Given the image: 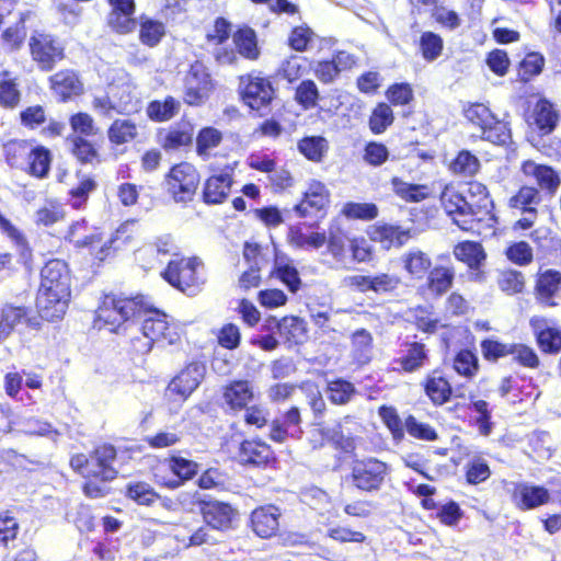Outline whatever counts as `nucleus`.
I'll use <instances>...</instances> for the list:
<instances>
[{
  "label": "nucleus",
  "mask_w": 561,
  "mask_h": 561,
  "mask_svg": "<svg viewBox=\"0 0 561 561\" xmlns=\"http://www.w3.org/2000/svg\"><path fill=\"white\" fill-rule=\"evenodd\" d=\"M136 322H139L138 329L141 332V336H135L131 340L137 353L147 354L156 342L165 340L168 344H173L179 337L174 328L170 325L167 314L149 309L144 299L142 312L136 314Z\"/></svg>",
  "instance_id": "nucleus-1"
},
{
  "label": "nucleus",
  "mask_w": 561,
  "mask_h": 561,
  "mask_svg": "<svg viewBox=\"0 0 561 561\" xmlns=\"http://www.w3.org/2000/svg\"><path fill=\"white\" fill-rule=\"evenodd\" d=\"M142 312V296L134 298H116L106 296L96 311L95 325L107 327L115 332L125 322L135 324L136 314Z\"/></svg>",
  "instance_id": "nucleus-2"
},
{
  "label": "nucleus",
  "mask_w": 561,
  "mask_h": 561,
  "mask_svg": "<svg viewBox=\"0 0 561 561\" xmlns=\"http://www.w3.org/2000/svg\"><path fill=\"white\" fill-rule=\"evenodd\" d=\"M162 277L187 295H195L205 283L204 264L197 257L171 260Z\"/></svg>",
  "instance_id": "nucleus-3"
},
{
  "label": "nucleus",
  "mask_w": 561,
  "mask_h": 561,
  "mask_svg": "<svg viewBox=\"0 0 561 561\" xmlns=\"http://www.w3.org/2000/svg\"><path fill=\"white\" fill-rule=\"evenodd\" d=\"M199 184V174L194 165L181 162L170 169L164 179L168 194L175 203L192 202Z\"/></svg>",
  "instance_id": "nucleus-4"
},
{
  "label": "nucleus",
  "mask_w": 561,
  "mask_h": 561,
  "mask_svg": "<svg viewBox=\"0 0 561 561\" xmlns=\"http://www.w3.org/2000/svg\"><path fill=\"white\" fill-rule=\"evenodd\" d=\"M388 471V465L377 458L358 459L353 461L351 479L357 489L374 492L380 490Z\"/></svg>",
  "instance_id": "nucleus-5"
},
{
  "label": "nucleus",
  "mask_w": 561,
  "mask_h": 561,
  "mask_svg": "<svg viewBox=\"0 0 561 561\" xmlns=\"http://www.w3.org/2000/svg\"><path fill=\"white\" fill-rule=\"evenodd\" d=\"M440 204L453 222L463 231H473L476 228V213L468 198L459 193L455 186L446 185L440 194Z\"/></svg>",
  "instance_id": "nucleus-6"
},
{
  "label": "nucleus",
  "mask_w": 561,
  "mask_h": 561,
  "mask_svg": "<svg viewBox=\"0 0 561 561\" xmlns=\"http://www.w3.org/2000/svg\"><path fill=\"white\" fill-rule=\"evenodd\" d=\"M30 48L33 59L46 71L51 70L65 56L62 45L45 33L35 32L30 39Z\"/></svg>",
  "instance_id": "nucleus-7"
},
{
  "label": "nucleus",
  "mask_w": 561,
  "mask_h": 561,
  "mask_svg": "<svg viewBox=\"0 0 561 561\" xmlns=\"http://www.w3.org/2000/svg\"><path fill=\"white\" fill-rule=\"evenodd\" d=\"M213 89V82L207 68L202 62L191 66L185 77L184 100L190 105L203 103Z\"/></svg>",
  "instance_id": "nucleus-8"
},
{
  "label": "nucleus",
  "mask_w": 561,
  "mask_h": 561,
  "mask_svg": "<svg viewBox=\"0 0 561 561\" xmlns=\"http://www.w3.org/2000/svg\"><path fill=\"white\" fill-rule=\"evenodd\" d=\"M85 228L84 220L76 221L69 227L66 238L77 248H89L95 259L103 261L110 254L112 240L104 239L103 234L99 231L81 236V231L85 230Z\"/></svg>",
  "instance_id": "nucleus-9"
},
{
  "label": "nucleus",
  "mask_w": 561,
  "mask_h": 561,
  "mask_svg": "<svg viewBox=\"0 0 561 561\" xmlns=\"http://www.w3.org/2000/svg\"><path fill=\"white\" fill-rule=\"evenodd\" d=\"M242 99L252 110L259 111L270 104L273 99V88L266 78L249 75L241 79Z\"/></svg>",
  "instance_id": "nucleus-10"
},
{
  "label": "nucleus",
  "mask_w": 561,
  "mask_h": 561,
  "mask_svg": "<svg viewBox=\"0 0 561 561\" xmlns=\"http://www.w3.org/2000/svg\"><path fill=\"white\" fill-rule=\"evenodd\" d=\"M116 449L111 444H102L90 454V472L88 478H95L102 481H113L118 471L114 467Z\"/></svg>",
  "instance_id": "nucleus-11"
},
{
  "label": "nucleus",
  "mask_w": 561,
  "mask_h": 561,
  "mask_svg": "<svg viewBox=\"0 0 561 561\" xmlns=\"http://www.w3.org/2000/svg\"><path fill=\"white\" fill-rule=\"evenodd\" d=\"M39 289L53 290L59 295H70L71 277L68 265L61 260H50L41 272Z\"/></svg>",
  "instance_id": "nucleus-12"
},
{
  "label": "nucleus",
  "mask_w": 561,
  "mask_h": 561,
  "mask_svg": "<svg viewBox=\"0 0 561 561\" xmlns=\"http://www.w3.org/2000/svg\"><path fill=\"white\" fill-rule=\"evenodd\" d=\"M205 371L206 367L201 363L188 364L169 383V392L179 394L183 400L187 399L204 379Z\"/></svg>",
  "instance_id": "nucleus-13"
},
{
  "label": "nucleus",
  "mask_w": 561,
  "mask_h": 561,
  "mask_svg": "<svg viewBox=\"0 0 561 561\" xmlns=\"http://www.w3.org/2000/svg\"><path fill=\"white\" fill-rule=\"evenodd\" d=\"M520 170L528 181H534L542 192L549 195H554L560 186L561 180L558 172L549 165L527 160L523 162Z\"/></svg>",
  "instance_id": "nucleus-14"
},
{
  "label": "nucleus",
  "mask_w": 561,
  "mask_h": 561,
  "mask_svg": "<svg viewBox=\"0 0 561 561\" xmlns=\"http://www.w3.org/2000/svg\"><path fill=\"white\" fill-rule=\"evenodd\" d=\"M511 493L514 505L523 511L536 508L550 500V493L546 488L526 482L514 483Z\"/></svg>",
  "instance_id": "nucleus-15"
},
{
  "label": "nucleus",
  "mask_w": 561,
  "mask_h": 561,
  "mask_svg": "<svg viewBox=\"0 0 561 561\" xmlns=\"http://www.w3.org/2000/svg\"><path fill=\"white\" fill-rule=\"evenodd\" d=\"M69 299L70 295L39 289L36 302L39 316L47 321L61 319L68 308Z\"/></svg>",
  "instance_id": "nucleus-16"
},
{
  "label": "nucleus",
  "mask_w": 561,
  "mask_h": 561,
  "mask_svg": "<svg viewBox=\"0 0 561 561\" xmlns=\"http://www.w3.org/2000/svg\"><path fill=\"white\" fill-rule=\"evenodd\" d=\"M254 399V388L249 380H232L222 387V401L232 411L244 410Z\"/></svg>",
  "instance_id": "nucleus-17"
},
{
  "label": "nucleus",
  "mask_w": 561,
  "mask_h": 561,
  "mask_svg": "<svg viewBox=\"0 0 561 561\" xmlns=\"http://www.w3.org/2000/svg\"><path fill=\"white\" fill-rule=\"evenodd\" d=\"M400 263L409 277L415 280L423 279L432 267L431 256L419 248H411L403 252Z\"/></svg>",
  "instance_id": "nucleus-18"
},
{
  "label": "nucleus",
  "mask_w": 561,
  "mask_h": 561,
  "mask_svg": "<svg viewBox=\"0 0 561 561\" xmlns=\"http://www.w3.org/2000/svg\"><path fill=\"white\" fill-rule=\"evenodd\" d=\"M232 185V171L208 178L204 185L203 198L206 204H221L228 197Z\"/></svg>",
  "instance_id": "nucleus-19"
},
{
  "label": "nucleus",
  "mask_w": 561,
  "mask_h": 561,
  "mask_svg": "<svg viewBox=\"0 0 561 561\" xmlns=\"http://www.w3.org/2000/svg\"><path fill=\"white\" fill-rule=\"evenodd\" d=\"M329 203V193L324 184L312 182L305 193L304 199L295 206L300 217L311 216L323 209Z\"/></svg>",
  "instance_id": "nucleus-20"
},
{
  "label": "nucleus",
  "mask_w": 561,
  "mask_h": 561,
  "mask_svg": "<svg viewBox=\"0 0 561 561\" xmlns=\"http://www.w3.org/2000/svg\"><path fill=\"white\" fill-rule=\"evenodd\" d=\"M279 511L273 505L262 506L252 512L251 523L254 533L262 537L268 538L278 529Z\"/></svg>",
  "instance_id": "nucleus-21"
},
{
  "label": "nucleus",
  "mask_w": 561,
  "mask_h": 561,
  "mask_svg": "<svg viewBox=\"0 0 561 561\" xmlns=\"http://www.w3.org/2000/svg\"><path fill=\"white\" fill-rule=\"evenodd\" d=\"M530 125H534L542 135L553 131L559 121V113L547 100H539L530 115Z\"/></svg>",
  "instance_id": "nucleus-22"
},
{
  "label": "nucleus",
  "mask_w": 561,
  "mask_h": 561,
  "mask_svg": "<svg viewBox=\"0 0 561 561\" xmlns=\"http://www.w3.org/2000/svg\"><path fill=\"white\" fill-rule=\"evenodd\" d=\"M204 522L213 529L224 530L230 527L233 510L229 504L209 502L203 506Z\"/></svg>",
  "instance_id": "nucleus-23"
},
{
  "label": "nucleus",
  "mask_w": 561,
  "mask_h": 561,
  "mask_svg": "<svg viewBox=\"0 0 561 561\" xmlns=\"http://www.w3.org/2000/svg\"><path fill=\"white\" fill-rule=\"evenodd\" d=\"M51 89L62 99L67 100L78 95L83 90V84L73 70H61L50 77Z\"/></svg>",
  "instance_id": "nucleus-24"
},
{
  "label": "nucleus",
  "mask_w": 561,
  "mask_h": 561,
  "mask_svg": "<svg viewBox=\"0 0 561 561\" xmlns=\"http://www.w3.org/2000/svg\"><path fill=\"white\" fill-rule=\"evenodd\" d=\"M175 539L185 548L198 547L204 543L215 545L217 542L209 533L208 526H195L192 523L180 526L175 530Z\"/></svg>",
  "instance_id": "nucleus-25"
},
{
  "label": "nucleus",
  "mask_w": 561,
  "mask_h": 561,
  "mask_svg": "<svg viewBox=\"0 0 561 561\" xmlns=\"http://www.w3.org/2000/svg\"><path fill=\"white\" fill-rule=\"evenodd\" d=\"M466 197L468 198L470 207L476 208L473 213H476L477 221L483 220V217L490 214L493 203L484 184L470 182Z\"/></svg>",
  "instance_id": "nucleus-26"
},
{
  "label": "nucleus",
  "mask_w": 561,
  "mask_h": 561,
  "mask_svg": "<svg viewBox=\"0 0 561 561\" xmlns=\"http://www.w3.org/2000/svg\"><path fill=\"white\" fill-rule=\"evenodd\" d=\"M238 457L242 463L261 466L272 457L271 448L261 440H244L239 448Z\"/></svg>",
  "instance_id": "nucleus-27"
},
{
  "label": "nucleus",
  "mask_w": 561,
  "mask_h": 561,
  "mask_svg": "<svg viewBox=\"0 0 561 561\" xmlns=\"http://www.w3.org/2000/svg\"><path fill=\"white\" fill-rule=\"evenodd\" d=\"M455 279V268L453 266L436 265L427 273V288L436 295L446 294L451 287Z\"/></svg>",
  "instance_id": "nucleus-28"
},
{
  "label": "nucleus",
  "mask_w": 561,
  "mask_h": 561,
  "mask_svg": "<svg viewBox=\"0 0 561 561\" xmlns=\"http://www.w3.org/2000/svg\"><path fill=\"white\" fill-rule=\"evenodd\" d=\"M561 284V274L557 271L548 270L540 274L536 284L537 299L545 306H556L553 296L559 290Z\"/></svg>",
  "instance_id": "nucleus-29"
},
{
  "label": "nucleus",
  "mask_w": 561,
  "mask_h": 561,
  "mask_svg": "<svg viewBox=\"0 0 561 561\" xmlns=\"http://www.w3.org/2000/svg\"><path fill=\"white\" fill-rule=\"evenodd\" d=\"M455 257L463 262L471 270H479L485 260V253L482 245L473 241H463L454 248Z\"/></svg>",
  "instance_id": "nucleus-30"
},
{
  "label": "nucleus",
  "mask_w": 561,
  "mask_h": 561,
  "mask_svg": "<svg viewBox=\"0 0 561 561\" xmlns=\"http://www.w3.org/2000/svg\"><path fill=\"white\" fill-rule=\"evenodd\" d=\"M168 467L178 478V480H159V482L171 489H175L181 484L182 481L193 478L196 474L198 468L196 462L183 457H172L169 460Z\"/></svg>",
  "instance_id": "nucleus-31"
},
{
  "label": "nucleus",
  "mask_w": 561,
  "mask_h": 561,
  "mask_svg": "<svg viewBox=\"0 0 561 561\" xmlns=\"http://www.w3.org/2000/svg\"><path fill=\"white\" fill-rule=\"evenodd\" d=\"M391 188L397 196L408 203L422 202L430 195L426 185L407 183L397 176L391 179Z\"/></svg>",
  "instance_id": "nucleus-32"
},
{
  "label": "nucleus",
  "mask_w": 561,
  "mask_h": 561,
  "mask_svg": "<svg viewBox=\"0 0 561 561\" xmlns=\"http://www.w3.org/2000/svg\"><path fill=\"white\" fill-rule=\"evenodd\" d=\"M424 390L431 401L436 405H442L449 401L453 392L448 380L435 374L427 376Z\"/></svg>",
  "instance_id": "nucleus-33"
},
{
  "label": "nucleus",
  "mask_w": 561,
  "mask_h": 561,
  "mask_svg": "<svg viewBox=\"0 0 561 561\" xmlns=\"http://www.w3.org/2000/svg\"><path fill=\"white\" fill-rule=\"evenodd\" d=\"M282 336L294 344L302 343L307 337L306 322L298 317H285L277 322Z\"/></svg>",
  "instance_id": "nucleus-34"
},
{
  "label": "nucleus",
  "mask_w": 561,
  "mask_h": 561,
  "mask_svg": "<svg viewBox=\"0 0 561 561\" xmlns=\"http://www.w3.org/2000/svg\"><path fill=\"white\" fill-rule=\"evenodd\" d=\"M288 242L290 245L299 249H314L318 250L327 242V234L324 232H312L306 234L300 227H290L288 231Z\"/></svg>",
  "instance_id": "nucleus-35"
},
{
  "label": "nucleus",
  "mask_w": 561,
  "mask_h": 561,
  "mask_svg": "<svg viewBox=\"0 0 561 561\" xmlns=\"http://www.w3.org/2000/svg\"><path fill=\"white\" fill-rule=\"evenodd\" d=\"M233 44L239 55L249 59H256L259 57L256 35L252 28L243 27L237 31L233 34Z\"/></svg>",
  "instance_id": "nucleus-36"
},
{
  "label": "nucleus",
  "mask_w": 561,
  "mask_h": 561,
  "mask_svg": "<svg viewBox=\"0 0 561 561\" xmlns=\"http://www.w3.org/2000/svg\"><path fill=\"white\" fill-rule=\"evenodd\" d=\"M180 105V101L168 96L163 101L156 100L150 102L147 107V114L156 122L169 121L178 114Z\"/></svg>",
  "instance_id": "nucleus-37"
},
{
  "label": "nucleus",
  "mask_w": 561,
  "mask_h": 561,
  "mask_svg": "<svg viewBox=\"0 0 561 561\" xmlns=\"http://www.w3.org/2000/svg\"><path fill=\"white\" fill-rule=\"evenodd\" d=\"M7 162L13 168L24 169L32 146L24 140H11L3 146Z\"/></svg>",
  "instance_id": "nucleus-38"
},
{
  "label": "nucleus",
  "mask_w": 561,
  "mask_h": 561,
  "mask_svg": "<svg viewBox=\"0 0 561 561\" xmlns=\"http://www.w3.org/2000/svg\"><path fill=\"white\" fill-rule=\"evenodd\" d=\"M20 101L16 77L10 71L0 72V104L5 107H14Z\"/></svg>",
  "instance_id": "nucleus-39"
},
{
  "label": "nucleus",
  "mask_w": 561,
  "mask_h": 561,
  "mask_svg": "<svg viewBox=\"0 0 561 561\" xmlns=\"http://www.w3.org/2000/svg\"><path fill=\"white\" fill-rule=\"evenodd\" d=\"M138 135V128L135 123L129 119H116L111 125L107 136L111 142L123 145L134 140Z\"/></svg>",
  "instance_id": "nucleus-40"
},
{
  "label": "nucleus",
  "mask_w": 561,
  "mask_h": 561,
  "mask_svg": "<svg viewBox=\"0 0 561 561\" xmlns=\"http://www.w3.org/2000/svg\"><path fill=\"white\" fill-rule=\"evenodd\" d=\"M427 360V352L425 345L421 343H412L407 355L400 358L401 368L407 373H413L422 368Z\"/></svg>",
  "instance_id": "nucleus-41"
},
{
  "label": "nucleus",
  "mask_w": 561,
  "mask_h": 561,
  "mask_svg": "<svg viewBox=\"0 0 561 561\" xmlns=\"http://www.w3.org/2000/svg\"><path fill=\"white\" fill-rule=\"evenodd\" d=\"M164 34L165 26L162 22L147 18L141 19L139 38L142 44L153 47L161 41Z\"/></svg>",
  "instance_id": "nucleus-42"
},
{
  "label": "nucleus",
  "mask_w": 561,
  "mask_h": 561,
  "mask_svg": "<svg viewBox=\"0 0 561 561\" xmlns=\"http://www.w3.org/2000/svg\"><path fill=\"white\" fill-rule=\"evenodd\" d=\"M497 286L506 295H516L524 290V274L515 270L501 271L497 276Z\"/></svg>",
  "instance_id": "nucleus-43"
},
{
  "label": "nucleus",
  "mask_w": 561,
  "mask_h": 561,
  "mask_svg": "<svg viewBox=\"0 0 561 561\" xmlns=\"http://www.w3.org/2000/svg\"><path fill=\"white\" fill-rule=\"evenodd\" d=\"M193 139V127L188 124H182L171 128L164 136L163 147L169 150L179 149L187 146Z\"/></svg>",
  "instance_id": "nucleus-44"
},
{
  "label": "nucleus",
  "mask_w": 561,
  "mask_h": 561,
  "mask_svg": "<svg viewBox=\"0 0 561 561\" xmlns=\"http://www.w3.org/2000/svg\"><path fill=\"white\" fill-rule=\"evenodd\" d=\"M541 202L540 192L530 185H524L510 199V206L522 210L536 208Z\"/></svg>",
  "instance_id": "nucleus-45"
},
{
  "label": "nucleus",
  "mask_w": 561,
  "mask_h": 561,
  "mask_svg": "<svg viewBox=\"0 0 561 561\" xmlns=\"http://www.w3.org/2000/svg\"><path fill=\"white\" fill-rule=\"evenodd\" d=\"M130 99L113 102L108 95L95 96L92 101L93 110L105 117H112L114 113H124L131 110Z\"/></svg>",
  "instance_id": "nucleus-46"
},
{
  "label": "nucleus",
  "mask_w": 561,
  "mask_h": 561,
  "mask_svg": "<svg viewBox=\"0 0 561 561\" xmlns=\"http://www.w3.org/2000/svg\"><path fill=\"white\" fill-rule=\"evenodd\" d=\"M50 158L48 150L39 147L33 148L32 153L27 157L26 167L30 173L37 178H44L49 171Z\"/></svg>",
  "instance_id": "nucleus-47"
},
{
  "label": "nucleus",
  "mask_w": 561,
  "mask_h": 561,
  "mask_svg": "<svg viewBox=\"0 0 561 561\" xmlns=\"http://www.w3.org/2000/svg\"><path fill=\"white\" fill-rule=\"evenodd\" d=\"M0 230L4 233L18 248L21 257L25 261L30 257L31 252L27 242L20 230L0 213Z\"/></svg>",
  "instance_id": "nucleus-48"
},
{
  "label": "nucleus",
  "mask_w": 561,
  "mask_h": 561,
  "mask_svg": "<svg viewBox=\"0 0 561 561\" xmlns=\"http://www.w3.org/2000/svg\"><path fill=\"white\" fill-rule=\"evenodd\" d=\"M450 169L455 174L472 176L479 171L480 161L469 151H461L450 164Z\"/></svg>",
  "instance_id": "nucleus-49"
},
{
  "label": "nucleus",
  "mask_w": 561,
  "mask_h": 561,
  "mask_svg": "<svg viewBox=\"0 0 561 561\" xmlns=\"http://www.w3.org/2000/svg\"><path fill=\"white\" fill-rule=\"evenodd\" d=\"M393 122L391 107L386 103L378 104L369 118V127L374 134L383 133Z\"/></svg>",
  "instance_id": "nucleus-50"
},
{
  "label": "nucleus",
  "mask_w": 561,
  "mask_h": 561,
  "mask_svg": "<svg viewBox=\"0 0 561 561\" xmlns=\"http://www.w3.org/2000/svg\"><path fill=\"white\" fill-rule=\"evenodd\" d=\"M299 151L309 160L320 161L328 149L323 137H307L299 141Z\"/></svg>",
  "instance_id": "nucleus-51"
},
{
  "label": "nucleus",
  "mask_w": 561,
  "mask_h": 561,
  "mask_svg": "<svg viewBox=\"0 0 561 561\" xmlns=\"http://www.w3.org/2000/svg\"><path fill=\"white\" fill-rule=\"evenodd\" d=\"M420 49L422 56L427 61L437 59L443 50V39L433 32H425L420 38Z\"/></svg>",
  "instance_id": "nucleus-52"
},
{
  "label": "nucleus",
  "mask_w": 561,
  "mask_h": 561,
  "mask_svg": "<svg viewBox=\"0 0 561 561\" xmlns=\"http://www.w3.org/2000/svg\"><path fill=\"white\" fill-rule=\"evenodd\" d=\"M26 316L23 307L8 305L3 307L0 319V336H8L13 328Z\"/></svg>",
  "instance_id": "nucleus-53"
},
{
  "label": "nucleus",
  "mask_w": 561,
  "mask_h": 561,
  "mask_svg": "<svg viewBox=\"0 0 561 561\" xmlns=\"http://www.w3.org/2000/svg\"><path fill=\"white\" fill-rule=\"evenodd\" d=\"M126 494L130 500L140 505H151L158 499V494L146 482L129 483Z\"/></svg>",
  "instance_id": "nucleus-54"
},
{
  "label": "nucleus",
  "mask_w": 561,
  "mask_h": 561,
  "mask_svg": "<svg viewBox=\"0 0 561 561\" xmlns=\"http://www.w3.org/2000/svg\"><path fill=\"white\" fill-rule=\"evenodd\" d=\"M329 399L334 404L347 403L355 393L354 386L343 379H336L328 383Z\"/></svg>",
  "instance_id": "nucleus-55"
},
{
  "label": "nucleus",
  "mask_w": 561,
  "mask_h": 561,
  "mask_svg": "<svg viewBox=\"0 0 561 561\" xmlns=\"http://www.w3.org/2000/svg\"><path fill=\"white\" fill-rule=\"evenodd\" d=\"M506 257L514 264L519 266L528 265L533 262L534 253L531 247L525 242L519 241L511 244L505 250Z\"/></svg>",
  "instance_id": "nucleus-56"
},
{
  "label": "nucleus",
  "mask_w": 561,
  "mask_h": 561,
  "mask_svg": "<svg viewBox=\"0 0 561 561\" xmlns=\"http://www.w3.org/2000/svg\"><path fill=\"white\" fill-rule=\"evenodd\" d=\"M454 368L465 377L474 376L479 368L476 354L468 350L460 351L454 359Z\"/></svg>",
  "instance_id": "nucleus-57"
},
{
  "label": "nucleus",
  "mask_w": 561,
  "mask_h": 561,
  "mask_svg": "<svg viewBox=\"0 0 561 561\" xmlns=\"http://www.w3.org/2000/svg\"><path fill=\"white\" fill-rule=\"evenodd\" d=\"M404 426L409 435L416 439L434 442L438 437L436 431L431 425L417 421L412 415L405 419Z\"/></svg>",
  "instance_id": "nucleus-58"
},
{
  "label": "nucleus",
  "mask_w": 561,
  "mask_h": 561,
  "mask_svg": "<svg viewBox=\"0 0 561 561\" xmlns=\"http://www.w3.org/2000/svg\"><path fill=\"white\" fill-rule=\"evenodd\" d=\"M481 138L495 145H504L510 140L511 134L506 124L496 118L481 130Z\"/></svg>",
  "instance_id": "nucleus-59"
},
{
  "label": "nucleus",
  "mask_w": 561,
  "mask_h": 561,
  "mask_svg": "<svg viewBox=\"0 0 561 561\" xmlns=\"http://www.w3.org/2000/svg\"><path fill=\"white\" fill-rule=\"evenodd\" d=\"M466 117L474 125L479 126L482 130L485 126H490L496 117L492 114L490 108L481 103L471 104L465 111Z\"/></svg>",
  "instance_id": "nucleus-60"
},
{
  "label": "nucleus",
  "mask_w": 561,
  "mask_h": 561,
  "mask_svg": "<svg viewBox=\"0 0 561 561\" xmlns=\"http://www.w3.org/2000/svg\"><path fill=\"white\" fill-rule=\"evenodd\" d=\"M134 13L111 11L107 18L108 26L119 34H127L136 28Z\"/></svg>",
  "instance_id": "nucleus-61"
},
{
  "label": "nucleus",
  "mask_w": 561,
  "mask_h": 561,
  "mask_svg": "<svg viewBox=\"0 0 561 561\" xmlns=\"http://www.w3.org/2000/svg\"><path fill=\"white\" fill-rule=\"evenodd\" d=\"M327 245L328 252L332 255L335 263L339 266L345 267L346 262V248H345V238L341 233H334L330 230L329 236H327Z\"/></svg>",
  "instance_id": "nucleus-62"
},
{
  "label": "nucleus",
  "mask_w": 561,
  "mask_h": 561,
  "mask_svg": "<svg viewBox=\"0 0 561 561\" xmlns=\"http://www.w3.org/2000/svg\"><path fill=\"white\" fill-rule=\"evenodd\" d=\"M319 91L312 80L302 81L296 90V101L305 108H311L317 105Z\"/></svg>",
  "instance_id": "nucleus-63"
},
{
  "label": "nucleus",
  "mask_w": 561,
  "mask_h": 561,
  "mask_svg": "<svg viewBox=\"0 0 561 561\" xmlns=\"http://www.w3.org/2000/svg\"><path fill=\"white\" fill-rule=\"evenodd\" d=\"M491 474L489 465L480 457L471 459L467 465V481L471 484H478L485 481Z\"/></svg>",
  "instance_id": "nucleus-64"
}]
</instances>
